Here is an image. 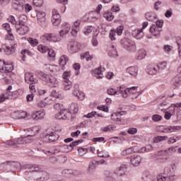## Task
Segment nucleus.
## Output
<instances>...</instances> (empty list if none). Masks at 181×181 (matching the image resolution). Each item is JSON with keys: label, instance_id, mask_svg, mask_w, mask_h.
Masks as SVG:
<instances>
[{"label": "nucleus", "instance_id": "nucleus-1", "mask_svg": "<svg viewBox=\"0 0 181 181\" xmlns=\"http://www.w3.org/2000/svg\"><path fill=\"white\" fill-rule=\"evenodd\" d=\"M71 30V25L69 23H64L62 25V28L59 31V35L54 33H45L40 37L43 42H50L51 43H59L62 39L66 38V36L70 33Z\"/></svg>", "mask_w": 181, "mask_h": 181}, {"label": "nucleus", "instance_id": "nucleus-2", "mask_svg": "<svg viewBox=\"0 0 181 181\" xmlns=\"http://www.w3.org/2000/svg\"><path fill=\"white\" fill-rule=\"evenodd\" d=\"M119 97L122 98H131V100H138V97L142 94V90L138 86L127 88L121 86L118 88Z\"/></svg>", "mask_w": 181, "mask_h": 181}, {"label": "nucleus", "instance_id": "nucleus-3", "mask_svg": "<svg viewBox=\"0 0 181 181\" xmlns=\"http://www.w3.org/2000/svg\"><path fill=\"white\" fill-rule=\"evenodd\" d=\"M36 74L38 78H40V80L45 83H48L51 87H57L59 86V81L56 77L46 74L42 71H37Z\"/></svg>", "mask_w": 181, "mask_h": 181}, {"label": "nucleus", "instance_id": "nucleus-4", "mask_svg": "<svg viewBox=\"0 0 181 181\" xmlns=\"http://www.w3.org/2000/svg\"><path fill=\"white\" fill-rule=\"evenodd\" d=\"M162 28H163V20H157L154 24L150 28V33L153 36L159 37L160 36V32H162Z\"/></svg>", "mask_w": 181, "mask_h": 181}, {"label": "nucleus", "instance_id": "nucleus-5", "mask_svg": "<svg viewBox=\"0 0 181 181\" xmlns=\"http://www.w3.org/2000/svg\"><path fill=\"white\" fill-rule=\"evenodd\" d=\"M32 142V139L24 138L22 136L14 140H8L5 142L6 146H13V148H18V145H25L26 143Z\"/></svg>", "mask_w": 181, "mask_h": 181}, {"label": "nucleus", "instance_id": "nucleus-6", "mask_svg": "<svg viewBox=\"0 0 181 181\" xmlns=\"http://www.w3.org/2000/svg\"><path fill=\"white\" fill-rule=\"evenodd\" d=\"M69 147L70 146L64 144L55 147L54 150H43L42 152L48 156L56 155V153H59V152H69Z\"/></svg>", "mask_w": 181, "mask_h": 181}, {"label": "nucleus", "instance_id": "nucleus-7", "mask_svg": "<svg viewBox=\"0 0 181 181\" xmlns=\"http://www.w3.org/2000/svg\"><path fill=\"white\" fill-rule=\"evenodd\" d=\"M39 131H40V127L39 126H35L33 127H31L30 129H28V132L26 135L21 136V138L25 139V138H27V139H31L30 142L25 143L26 144H32L33 142V138L32 136H35V135H37L39 134Z\"/></svg>", "mask_w": 181, "mask_h": 181}, {"label": "nucleus", "instance_id": "nucleus-8", "mask_svg": "<svg viewBox=\"0 0 181 181\" xmlns=\"http://www.w3.org/2000/svg\"><path fill=\"white\" fill-rule=\"evenodd\" d=\"M159 131L165 134H172V132H179L181 131L180 126H159Z\"/></svg>", "mask_w": 181, "mask_h": 181}, {"label": "nucleus", "instance_id": "nucleus-9", "mask_svg": "<svg viewBox=\"0 0 181 181\" xmlns=\"http://www.w3.org/2000/svg\"><path fill=\"white\" fill-rule=\"evenodd\" d=\"M67 49L69 53L74 54L81 50V44L77 42H69L67 45Z\"/></svg>", "mask_w": 181, "mask_h": 181}, {"label": "nucleus", "instance_id": "nucleus-10", "mask_svg": "<svg viewBox=\"0 0 181 181\" xmlns=\"http://www.w3.org/2000/svg\"><path fill=\"white\" fill-rule=\"evenodd\" d=\"M52 19L51 22L54 26H59L60 25V22H62V17L60 16V13L59 11L54 8L52 13Z\"/></svg>", "mask_w": 181, "mask_h": 181}, {"label": "nucleus", "instance_id": "nucleus-11", "mask_svg": "<svg viewBox=\"0 0 181 181\" xmlns=\"http://www.w3.org/2000/svg\"><path fill=\"white\" fill-rule=\"evenodd\" d=\"M11 115L13 119H25V118H28V112L23 110L14 111Z\"/></svg>", "mask_w": 181, "mask_h": 181}, {"label": "nucleus", "instance_id": "nucleus-12", "mask_svg": "<svg viewBox=\"0 0 181 181\" xmlns=\"http://www.w3.org/2000/svg\"><path fill=\"white\" fill-rule=\"evenodd\" d=\"M146 71V74H149L150 76H156V74L159 73L156 64H150L147 65Z\"/></svg>", "mask_w": 181, "mask_h": 181}, {"label": "nucleus", "instance_id": "nucleus-13", "mask_svg": "<svg viewBox=\"0 0 181 181\" xmlns=\"http://www.w3.org/2000/svg\"><path fill=\"white\" fill-rule=\"evenodd\" d=\"M16 30L18 35H26L29 32V27L26 24H16Z\"/></svg>", "mask_w": 181, "mask_h": 181}, {"label": "nucleus", "instance_id": "nucleus-14", "mask_svg": "<svg viewBox=\"0 0 181 181\" xmlns=\"http://www.w3.org/2000/svg\"><path fill=\"white\" fill-rule=\"evenodd\" d=\"M70 117H71V115H70V112L66 108L55 115V118L57 119H69Z\"/></svg>", "mask_w": 181, "mask_h": 181}, {"label": "nucleus", "instance_id": "nucleus-15", "mask_svg": "<svg viewBox=\"0 0 181 181\" xmlns=\"http://www.w3.org/2000/svg\"><path fill=\"white\" fill-rule=\"evenodd\" d=\"M45 115H46L45 110H35L32 112L31 117L35 121H39V119H43Z\"/></svg>", "mask_w": 181, "mask_h": 181}, {"label": "nucleus", "instance_id": "nucleus-16", "mask_svg": "<svg viewBox=\"0 0 181 181\" xmlns=\"http://www.w3.org/2000/svg\"><path fill=\"white\" fill-rule=\"evenodd\" d=\"M81 21L80 20L76 21L72 26L71 27V34L74 37H77V35L78 34V32L80 31V25H81Z\"/></svg>", "mask_w": 181, "mask_h": 181}, {"label": "nucleus", "instance_id": "nucleus-17", "mask_svg": "<svg viewBox=\"0 0 181 181\" xmlns=\"http://www.w3.org/2000/svg\"><path fill=\"white\" fill-rule=\"evenodd\" d=\"M37 20L39 25H43L46 22V13L42 10L36 11Z\"/></svg>", "mask_w": 181, "mask_h": 181}, {"label": "nucleus", "instance_id": "nucleus-18", "mask_svg": "<svg viewBox=\"0 0 181 181\" xmlns=\"http://www.w3.org/2000/svg\"><path fill=\"white\" fill-rule=\"evenodd\" d=\"M142 156L137 154H134L130 157V162L133 166H139L142 163Z\"/></svg>", "mask_w": 181, "mask_h": 181}, {"label": "nucleus", "instance_id": "nucleus-19", "mask_svg": "<svg viewBox=\"0 0 181 181\" xmlns=\"http://www.w3.org/2000/svg\"><path fill=\"white\" fill-rule=\"evenodd\" d=\"M124 47L128 52H135L136 50V45H135V42L131 40H127L124 42Z\"/></svg>", "mask_w": 181, "mask_h": 181}, {"label": "nucleus", "instance_id": "nucleus-20", "mask_svg": "<svg viewBox=\"0 0 181 181\" xmlns=\"http://www.w3.org/2000/svg\"><path fill=\"white\" fill-rule=\"evenodd\" d=\"M125 173H127V165H122L117 167L114 170V174L119 177L125 176Z\"/></svg>", "mask_w": 181, "mask_h": 181}, {"label": "nucleus", "instance_id": "nucleus-21", "mask_svg": "<svg viewBox=\"0 0 181 181\" xmlns=\"http://www.w3.org/2000/svg\"><path fill=\"white\" fill-rule=\"evenodd\" d=\"M42 136H44V142H54L55 141H57L59 139V135L51 133L50 134H43Z\"/></svg>", "mask_w": 181, "mask_h": 181}, {"label": "nucleus", "instance_id": "nucleus-22", "mask_svg": "<svg viewBox=\"0 0 181 181\" xmlns=\"http://www.w3.org/2000/svg\"><path fill=\"white\" fill-rule=\"evenodd\" d=\"M104 69L100 67L93 69L91 71V74L93 77L96 78H103L104 77Z\"/></svg>", "mask_w": 181, "mask_h": 181}, {"label": "nucleus", "instance_id": "nucleus-23", "mask_svg": "<svg viewBox=\"0 0 181 181\" xmlns=\"http://www.w3.org/2000/svg\"><path fill=\"white\" fill-rule=\"evenodd\" d=\"M138 153V146H134L132 147L127 148L122 151V155L123 156H127V155H131V153Z\"/></svg>", "mask_w": 181, "mask_h": 181}, {"label": "nucleus", "instance_id": "nucleus-24", "mask_svg": "<svg viewBox=\"0 0 181 181\" xmlns=\"http://www.w3.org/2000/svg\"><path fill=\"white\" fill-rule=\"evenodd\" d=\"M25 81L28 84H30V83H34L35 84H36V83H37V79H35L33 73L26 72L25 74Z\"/></svg>", "mask_w": 181, "mask_h": 181}, {"label": "nucleus", "instance_id": "nucleus-25", "mask_svg": "<svg viewBox=\"0 0 181 181\" xmlns=\"http://www.w3.org/2000/svg\"><path fill=\"white\" fill-rule=\"evenodd\" d=\"M97 165H98V162L97 160H92L90 162L88 168L87 170L88 175H93L94 172H95V169L97 168Z\"/></svg>", "mask_w": 181, "mask_h": 181}, {"label": "nucleus", "instance_id": "nucleus-26", "mask_svg": "<svg viewBox=\"0 0 181 181\" xmlns=\"http://www.w3.org/2000/svg\"><path fill=\"white\" fill-rule=\"evenodd\" d=\"M111 119L114 121L115 124H117L118 125H121L124 124V120L121 119V115L114 112L111 115Z\"/></svg>", "mask_w": 181, "mask_h": 181}, {"label": "nucleus", "instance_id": "nucleus-27", "mask_svg": "<svg viewBox=\"0 0 181 181\" xmlns=\"http://www.w3.org/2000/svg\"><path fill=\"white\" fill-rule=\"evenodd\" d=\"M25 0H14L13 6L16 11H22Z\"/></svg>", "mask_w": 181, "mask_h": 181}, {"label": "nucleus", "instance_id": "nucleus-28", "mask_svg": "<svg viewBox=\"0 0 181 181\" xmlns=\"http://www.w3.org/2000/svg\"><path fill=\"white\" fill-rule=\"evenodd\" d=\"M107 54L110 57H118V51H117V47L114 45L108 47Z\"/></svg>", "mask_w": 181, "mask_h": 181}, {"label": "nucleus", "instance_id": "nucleus-29", "mask_svg": "<svg viewBox=\"0 0 181 181\" xmlns=\"http://www.w3.org/2000/svg\"><path fill=\"white\" fill-rule=\"evenodd\" d=\"M132 35L135 39H137V40H141V39H143L144 36V30L141 28L133 30Z\"/></svg>", "mask_w": 181, "mask_h": 181}, {"label": "nucleus", "instance_id": "nucleus-30", "mask_svg": "<svg viewBox=\"0 0 181 181\" xmlns=\"http://www.w3.org/2000/svg\"><path fill=\"white\" fill-rule=\"evenodd\" d=\"M3 168H5L6 170L11 169V168H14L13 169L10 170V172H15L18 168H21V164L20 163H13L12 164L11 163H7V164H3L2 165Z\"/></svg>", "mask_w": 181, "mask_h": 181}, {"label": "nucleus", "instance_id": "nucleus-31", "mask_svg": "<svg viewBox=\"0 0 181 181\" xmlns=\"http://www.w3.org/2000/svg\"><path fill=\"white\" fill-rule=\"evenodd\" d=\"M47 69L51 71V73H53L54 74H59V72L60 71V66L57 65H50V64H45Z\"/></svg>", "mask_w": 181, "mask_h": 181}, {"label": "nucleus", "instance_id": "nucleus-32", "mask_svg": "<svg viewBox=\"0 0 181 181\" xmlns=\"http://www.w3.org/2000/svg\"><path fill=\"white\" fill-rule=\"evenodd\" d=\"M2 49L4 50L6 54L11 56L13 53H15V47L13 46L9 47L6 44L2 45Z\"/></svg>", "mask_w": 181, "mask_h": 181}, {"label": "nucleus", "instance_id": "nucleus-33", "mask_svg": "<svg viewBox=\"0 0 181 181\" xmlns=\"http://www.w3.org/2000/svg\"><path fill=\"white\" fill-rule=\"evenodd\" d=\"M117 129L115 124H109L107 126H103L100 128V131L103 132H112Z\"/></svg>", "mask_w": 181, "mask_h": 181}, {"label": "nucleus", "instance_id": "nucleus-34", "mask_svg": "<svg viewBox=\"0 0 181 181\" xmlns=\"http://www.w3.org/2000/svg\"><path fill=\"white\" fill-rule=\"evenodd\" d=\"M145 57H146V50L140 49L136 54V60H144Z\"/></svg>", "mask_w": 181, "mask_h": 181}, {"label": "nucleus", "instance_id": "nucleus-35", "mask_svg": "<svg viewBox=\"0 0 181 181\" xmlns=\"http://www.w3.org/2000/svg\"><path fill=\"white\" fill-rule=\"evenodd\" d=\"M153 149V147L151 144L146 145V146L142 148L138 146V153H145V152H151Z\"/></svg>", "mask_w": 181, "mask_h": 181}, {"label": "nucleus", "instance_id": "nucleus-36", "mask_svg": "<svg viewBox=\"0 0 181 181\" xmlns=\"http://www.w3.org/2000/svg\"><path fill=\"white\" fill-rule=\"evenodd\" d=\"M68 112L71 114H77L78 112V105L77 103H71L68 109Z\"/></svg>", "mask_w": 181, "mask_h": 181}, {"label": "nucleus", "instance_id": "nucleus-37", "mask_svg": "<svg viewBox=\"0 0 181 181\" xmlns=\"http://www.w3.org/2000/svg\"><path fill=\"white\" fill-rule=\"evenodd\" d=\"M127 73L133 76V77H136L138 76V68L135 66H130L126 69Z\"/></svg>", "mask_w": 181, "mask_h": 181}, {"label": "nucleus", "instance_id": "nucleus-38", "mask_svg": "<svg viewBox=\"0 0 181 181\" xmlns=\"http://www.w3.org/2000/svg\"><path fill=\"white\" fill-rule=\"evenodd\" d=\"M67 62H69V58L66 55H62L60 57L59 60V64L62 66V70H64V66L67 64Z\"/></svg>", "mask_w": 181, "mask_h": 181}, {"label": "nucleus", "instance_id": "nucleus-39", "mask_svg": "<svg viewBox=\"0 0 181 181\" xmlns=\"http://www.w3.org/2000/svg\"><path fill=\"white\" fill-rule=\"evenodd\" d=\"M157 65V69L158 70V73H163V71L166 70L168 67V64L165 62H161L158 64Z\"/></svg>", "mask_w": 181, "mask_h": 181}, {"label": "nucleus", "instance_id": "nucleus-40", "mask_svg": "<svg viewBox=\"0 0 181 181\" xmlns=\"http://www.w3.org/2000/svg\"><path fill=\"white\" fill-rule=\"evenodd\" d=\"M103 16L108 22H111V21H112V19H114V15H112V13L111 11H105L103 13Z\"/></svg>", "mask_w": 181, "mask_h": 181}, {"label": "nucleus", "instance_id": "nucleus-41", "mask_svg": "<svg viewBox=\"0 0 181 181\" xmlns=\"http://www.w3.org/2000/svg\"><path fill=\"white\" fill-rule=\"evenodd\" d=\"M12 70H13V65H12V62H5L4 72L3 73H11Z\"/></svg>", "mask_w": 181, "mask_h": 181}, {"label": "nucleus", "instance_id": "nucleus-42", "mask_svg": "<svg viewBox=\"0 0 181 181\" xmlns=\"http://www.w3.org/2000/svg\"><path fill=\"white\" fill-rule=\"evenodd\" d=\"M98 156L99 158H110L111 156L110 155V153L107 151L106 150H102V151H98Z\"/></svg>", "mask_w": 181, "mask_h": 181}, {"label": "nucleus", "instance_id": "nucleus-43", "mask_svg": "<svg viewBox=\"0 0 181 181\" xmlns=\"http://www.w3.org/2000/svg\"><path fill=\"white\" fill-rule=\"evenodd\" d=\"M107 93L109 95H115L116 97H119V93H118V88L117 90L110 88L107 90Z\"/></svg>", "mask_w": 181, "mask_h": 181}, {"label": "nucleus", "instance_id": "nucleus-44", "mask_svg": "<svg viewBox=\"0 0 181 181\" xmlns=\"http://www.w3.org/2000/svg\"><path fill=\"white\" fill-rule=\"evenodd\" d=\"M51 96L53 97V98H63V95H62V92L56 90H53L52 91Z\"/></svg>", "mask_w": 181, "mask_h": 181}, {"label": "nucleus", "instance_id": "nucleus-45", "mask_svg": "<svg viewBox=\"0 0 181 181\" xmlns=\"http://www.w3.org/2000/svg\"><path fill=\"white\" fill-rule=\"evenodd\" d=\"M73 87V83L70 81H64V91H69Z\"/></svg>", "mask_w": 181, "mask_h": 181}, {"label": "nucleus", "instance_id": "nucleus-46", "mask_svg": "<svg viewBox=\"0 0 181 181\" xmlns=\"http://www.w3.org/2000/svg\"><path fill=\"white\" fill-rule=\"evenodd\" d=\"M146 18L147 19V21H149L150 22H153V21L156 19V15L153 12L146 13Z\"/></svg>", "mask_w": 181, "mask_h": 181}, {"label": "nucleus", "instance_id": "nucleus-47", "mask_svg": "<svg viewBox=\"0 0 181 181\" xmlns=\"http://www.w3.org/2000/svg\"><path fill=\"white\" fill-rule=\"evenodd\" d=\"M70 77H71V71H64L62 74V78L64 79V81H70Z\"/></svg>", "mask_w": 181, "mask_h": 181}, {"label": "nucleus", "instance_id": "nucleus-48", "mask_svg": "<svg viewBox=\"0 0 181 181\" xmlns=\"http://www.w3.org/2000/svg\"><path fill=\"white\" fill-rule=\"evenodd\" d=\"M48 56L50 60H52V62H54V60H56V52H54V49H48Z\"/></svg>", "mask_w": 181, "mask_h": 181}, {"label": "nucleus", "instance_id": "nucleus-49", "mask_svg": "<svg viewBox=\"0 0 181 181\" xmlns=\"http://www.w3.org/2000/svg\"><path fill=\"white\" fill-rule=\"evenodd\" d=\"M37 50L42 54L47 53V52H49V47L46 45H40L37 47Z\"/></svg>", "mask_w": 181, "mask_h": 181}, {"label": "nucleus", "instance_id": "nucleus-50", "mask_svg": "<svg viewBox=\"0 0 181 181\" xmlns=\"http://www.w3.org/2000/svg\"><path fill=\"white\" fill-rule=\"evenodd\" d=\"M154 158L156 159H165V151H158L155 153Z\"/></svg>", "mask_w": 181, "mask_h": 181}, {"label": "nucleus", "instance_id": "nucleus-51", "mask_svg": "<svg viewBox=\"0 0 181 181\" xmlns=\"http://www.w3.org/2000/svg\"><path fill=\"white\" fill-rule=\"evenodd\" d=\"M88 16L89 21H97V19H98V16H97V13L95 11L90 12Z\"/></svg>", "mask_w": 181, "mask_h": 181}, {"label": "nucleus", "instance_id": "nucleus-52", "mask_svg": "<svg viewBox=\"0 0 181 181\" xmlns=\"http://www.w3.org/2000/svg\"><path fill=\"white\" fill-rule=\"evenodd\" d=\"M28 42L33 47H35L39 45V41L35 38L29 37V38H28Z\"/></svg>", "mask_w": 181, "mask_h": 181}, {"label": "nucleus", "instance_id": "nucleus-53", "mask_svg": "<svg viewBox=\"0 0 181 181\" xmlns=\"http://www.w3.org/2000/svg\"><path fill=\"white\" fill-rule=\"evenodd\" d=\"M28 21V16L25 14H21L18 16V24H25V22Z\"/></svg>", "mask_w": 181, "mask_h": 181}, {"label": "nucleus", "instance_id": "nucleus-54", "mask_svg": "<svg viewBox=\"0 0 181 181\" xmlns=\"http://www.w3.org/2000/svg\"><path fill=\"white\" fill-rule=\"evenodd\" d=\"M168 139V136H156L153 138V142L158 144V142H160L161 141H165Z\"/></svg>", "mask_w": 181, "mask_h": 181}, {"label": "nucleus", "instance_id": "nucleus-55", "mask_svg": "<svg viewBox=\"0 0 181 181\" xmlns=\"http://www.w3.org/2000/svg\"><path fill=\"white\" fill-rule=\"evenodd\" d=\"M163 50H164L165 53L167 54H169L172 50H173V47L169 45H165L163 47Z\"/></svg>", "mask_w": 181, "mask_h": 181}, {"label": "nucleus", "instance_id": "nucleus-56", "mask_svg": "<svg viewBox=\"0 0 181 181\" xmlns=\"http://www.w3.org/2000/svg\"><path fill=\"white\" fill-rule=\"evenodd\" d=\"M78 152L80 156H84V155L88 152V149L83 147H78Z\"/></svg>", "mask_w": 181, "mask_h": 181}, {"label": "nucleus", "instance_id": "nucleus-57", "mask_svg": "<svg viewBox=\"0 0 181 181\" xmlns=\"http://www.w3.org/2000/svg\"><path fill=\"white\" fill-rule=\"evenodd\" d=\"M116 36H117V31H115V30H111L109 34V37L110 40L112 41L115 40L117 39Z\"/></svg>", "mask_w": 181, "mask_h": 181}, {"label": "nucleus", "instance_id": "nucleus-58", "mask_svg": "<svg viewBox=\"0 0 181 181\" xmlns=\"http://www.w3.org/2000/svg\"><path fill=\"white\" fill-rule=\"evenodd\" d=\"M180 139V136H174L169 138L168 141L170 144H175V142H177Z\"/></svg>", "mask_w": 181, "mask_h": 181}, {"label": "nucleus", "instance_id": "nucleus-59", "mask_svg": "<svg viewBox=\"0 0 181 181\" xmlns=\"http://www.w3.org/2000/svg\"><path fill=\"white\" fill-rule=\"evenodd\" d=\"M54 108L57 110V111H62L63 110H64V105H63V104L61 103H56L55 105H54Z\"/></svg>", "mask_w": 181, "mask_h": 181}, {"label": "nucleus", "instance_id": "nucleus-60", "mask_svg": "<svg viewBox=\"0 0 181 181\" xmlns=\"http://www.w3.org/2000/svg\"><path fill=\"white\" fill-rule=\"evenodd\" d=\"M98 110H100V111H103L104 112H108L110 111V107L105 105H102L98 107Z\"/></svg>", "mask_w": 181, "mask_h": 181}, {"label": "nucleus", "instance_id": "nucleus-61", "mask_svg": "<svg viewBox=\"0 0 181 181\" xmlns=\"http://www.w3.org/2000/svg\"><path fill=\"white\" fill-rule=\"evenodd\" d=\"M27 172H37L39 168L29 165L27 166Z\"/></svg>", "mask_w": 181, "mask_h": 181}, {"label": "nucleus", "instance_id": "nucleus-62", "mask_svg": "<svg viewBox=\"0 0 181 181\" xmlns=\"http://www.w3.org/2000/svg\"><path fill=\"white\" fill-rule=\"evenodd\" d=\"M168 180V176L165 174H159L157 177V181H166Z\"/></svg>", "mask_w": 181, "mask_h": 181}, {"label": "nucleus", "instance_id": "nucleus-63", "mask_svg": "<svg viewBox=\"0 0 181 181\" xmlns=\"http://www.w3.org/2000/svg\"><path fill=\"white\" fill-rule=\"evenodd\" d=\"M76 97L79 100V101H83V100L86 98V94L79 90V92L78 93V95H76Z\"/></svg>", "mask_w": 181, "mask_h": 181}, {"label": "nucleus", "instance_id": "nucleus-64", "mask_svg": "<svg viewBox=\"0 0 181 181\" xmlns=\"http://www.w3.org/2000/svg\"><path fill=\"white\" fill-rule=\"evenodd\" d=\"M23 9H25V11L28 13L30 12V11H32V9H33V7H32V5H30L29 4H26L23 5Z\"/></svg>", "mask_w": 181, "mask_h": 181}]
</instances>
